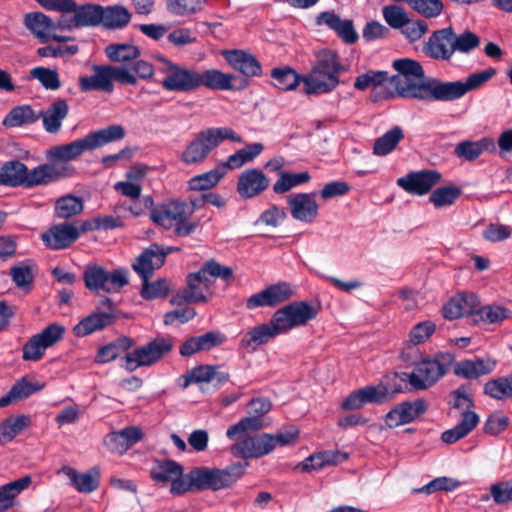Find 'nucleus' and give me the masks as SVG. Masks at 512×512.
Here are the masks:
<instances>
[{"instance_id": "58836bf2", "label": "nucleus", "mask_w": 512, "mask_h": 512, "mask_svg": "<svg viewBox=\"0 0 512 512\" xmlns=\"http://www.w3.org/2000/svg\"><path fill=\"white\" fill-rule=\"evenodd\" d=\"M31 425L29 415H12L0 423V444L11 442L18 434Z\"/></svg>"}, {"instance_id": "2eb2a0df", "label": "nucleus", "mask_w": 512, "mask_h": 512, "mask_svg": "<svg viewBox=\"0 0 512 512\" xmlns=\"http://www.w3.org/2000/svg\"><path fill=\"white\" fill-rule=\"evenodd\" d=\"M173 348L171 338H156L144 346L136 348L125 356V368L132 372L141 366H149L169 353Z\"/></svg>"}, {"instance_id": "f03ea898", "label": "nucleus", "mask_w": 512, "mask_h": 512, "mask_svg": "<svg viewBox=\"0 0 512 512\" xmlns=\"http://www.w3.org/2000/svg\"><path fill=\"white\" fill-rule=\"evenodd\" d=\"M217 277L229 281L233 278V271L215 260L206 262L199 271L188 274L186 287L179 290L171 298V303L176 306H183L186 303L207 302L210 288Z\"/></svg>"}, {"instance_id": "69168bd1", "label": "nucleus", "mask_w": 512, "mask_h": 512, "mask_svg": "<svg viewBox=\"0 0 512 512\" xmlns=\"http://www.w3.org/2000/svg\"><path fill=\"white\" fill-rule=\"evenodd\" d=\"M30 75L32 78L38 80L47 90L54 91L61 86L59 74L56 70L45 67H35L31 69Z\"/></svg>"}, {"instance_id": "13d9d810", "label": "nucleus", "mask_w": 512, "mask_h": 512, "mask_svg": "<svg viewBox=\"0 0 512 512\" xmlns=\"http://www.w3.org/2000/svg\"><path fill=\"white\" fill-rule=\"evenodd\" d=\"M309 180L310 174L308 172H301L297 174L281 172L279 179L273 185V191L276 194H284L292 188L306 183Z\"/></svg>"}, {"instance_id": "72a5a7b5", "label": "nucleus", "mask_w": 512, "mask_h": 512, "mask_svg": "<svg viewBox=\"0 0 512 512\" xmlns=\"http://www.w3.org/2000/svg\"><path fill=\"white\" fill-rule=\"evenodd\" d=\"M28 167L19 160L5 162L0 167V185L5 187H25Z\"/></svg>"}, {"instance_id": "f8f14e48", "label": "nucleus", "mask_w": 512, "mask_h": 512, "mask_svg": "<svg viewBox=\"0 0 512 512\" xmlns=\"http://www.w3.org/2000/svg\"><path fill=\"white\" fill-rule=\"evenodd\" d=\"M320 309V304L294 301L273 313L274 322L277 323L282 334H286L294 328L305 326L309 321L315 319Z\"/></svg>"}, {"instance_id": "dca6fc26", "label": "nucleus", "mask_w": 512, "mask_h": 512, "mask_svg": "<svg viewBox=\"0 0 512 512\" xmlns=\"http://www.w3.org/2000/svg\"><path fill=\"white\" fill-rule=\"evenodd\" d=\"M496 70L488 68L480 72L470 74L464 81H441V102H450L462 98L466 93L474 91L486 82H488L494 75Z\"/></svg>"}, {"instance_id": "8fccbe9b", "label": "nucleus", "mask_w": 512, "mask_h": 512, "mask_svg": "<svg viewBox=\"0 0 512 512\" xmlns=\"http://www.w3.org/2000/svg\"><path fill=\"white\" fill-rule=\"evenodd\" d=\"M264 147L261 143H252L247 145L245 148L238 150L236 153L230 155L226 161L221 164L225 166L226 172L228 170L238 169L244 164L252 161L257 157Z\"/></svg>"}, {"instance_id": "cd10ccee", "label": "nucleus", "mask_w": 512, "mask_h": 512, "mask_svg": "<svg viewBox=\"0 0 512 512\" xmlns=\"http://www.w3.org/2000/svg\"><path fill=\"white\" fill-rule=\"evenodd\" d=\"M80 236L79 229L70 223H62L51 227L43 234V242L53 250L69 247Z\"/></svg>"}, {"instance_id": "9b49d317", "label": "nucleus", "mask_w": 512, "mask_h": 512, "mask_svg": "<svg viewBox=\"0 0 512 512\" xmlns=\"http://www.w3.org/2000/svg\"><path fill=\"white\" fill-rule=\"evenodd\" d=\"M93 74L79 78V87L82 92L104 91L111 93L114 90L113 82L134 83V78L126 70L118 68V65H95Z\"/></svg>"}, {"instance_id": "0eeeda50", "label": "nucleus", "mask_w": 512, "mask_h": 512, "mask_svg": "<svg viewBox=\"0 0 512 512\" xmlns=\"http://www.w3.org/2000/svg\"><path fill=\"white\" fill-rule=\"evenodd\" d=\"M453 362V354L439 353L434 358L423 359L411 373H404L401 381L404 382L408 379V383L415 390L427 389L449 371Z\"/></svg>"}, {"instance_id": "774afa93", "label": "nucleus", "mask_w": 512, "mask_h": 512, "mask_svg": "<svg viewBox=\"0 0 512 512\" xmlns=\"http://www.w3.org/2000/svg\"><path fill=\"white\" fill-rule=\"evenodd\" d=\"M217 375V367L201 365L190 370L185 376L184 387L191 383L212 382Z\"/></svg>"}, {"instance_id": "79ce46f5", "label": "nucleus", "mask_w": 512, "mask_h": 512, "mask_svg": "<svg viewBox=\"0 0 512 512\" xmlns=\"http://www.w3.org/2000/svg\"><path fill=\"white\" fill-rule=\"evenodd\" d=\"M40 119V115L28 104L18 105L12 108L3 119L6 127H20L33 124Z\"/></svg>"}, {"instance_id": "3c124183", "label": "nucleus", "mask_w": 512, "mask_h": 512, "mask_svg": "<svg viewBox=\"0 0 512 512\" xmlns=\"http://www.w3.org/2000/svg\"><path fill=\"white\" fill-rule=\"evenodd\" d=\"M226 173L225 166L220 163L212 170L191 178L189 180V188L196 191L210 189L214 187Z\"/></svg>"}, {"instance_id": "864d4df0", "label": "nucleus", "mask_w": 512, "mask_h": 512, "mask_svg": "<svg viewBox=\"0 0 512 512\" xmlns=\"http://www.w3.org/2000/svg\"><path fill=\"white\" fill-rule=\"evenodd\" d=\"M61 471L79 492L90 493L98 487V479L91 473H78L76 469L68 466L63 467Z\"/></svg>"}, {"instance_id": "a19ab883", "label": "nucleus", "mask_w": 512, "mask_h": 512, "mask_svg": "<svg viewBox=\"0 0 512 512\" xmlns=\"http://www.w3.org/2000/svg\"><path fill=\"white\" fill-rule=\"evenodd\" d=\"M182 474V466L173 460H155L150 470L151 478L161 485H166L173 477Z\"/></svg>"}, {"instance_id": "ea45409f", "label": "nucleus", "mask_w": 512, "mask_h": 512, "mask_svg": "<svg viewBox=\"0 0 512 512\" xmlns=\"http://www.w3.org/2000/svg\"><path fill=\"white\" fill-rule=\"evenodd\" d=\"M101 24L110 29H120L127 26L131 20V13L122 5L101 6Z\"/></svg>"}, {"instance_id": "37998d69", "label": "nucleus", "mask_w": 512, "mask_h": 512, "mask_svg": "<svg viewBox=\"0 0 512 512\" xmlns=\"http://www.w3.org/2000/svg\"><path fill=\"white\" fill-rule=\"evenodd\" d=\"M37 265L31 260L22 261L10 269L15 285L21 290H29L37 273Z\"/></svg>"}, {"instance_id": "49530a36", "label": "nucleus", "mask_w": 512, "mask_h": 512, "mask_svg": "<svg viewBox=\"0 0 512 512\" xmlns=\"http://www.w3.org/2000/svg\"><path fill=\"white\" fill-rule=\"evenodd\" d=\"M105 54L112 62L130 65L140 56V50L131 44L117 43L106 46Z\"/></svg>"}, {"instance_id": "f704fd0d", "label": "nucleus", "mask_w": 512, "mask_h": 512, "mask_svg": "<svg viewBox=\"0 0 512 512\" xmlns=\"http://www.w3.org/2000/svg\"><path fill=\"white\" fill-rule=\"evenodd\" d=\"M223 337L215 332H207L197 337H191L180 347L179 353L189 357L200 351L210 350L223 342Z\"/></svg>"}, {"instance_id": "b1692460", "label": "nucleus", "mask_w": 512, "mask_h": 512, "mask_svg": "<svg viewBox=\"0 0 512 512\" xmlns=\"http://www.w3.org/2000/svg\"><path fill=\"white\" fill-rule=\"evenodd\" d=\"M25 25L41 42L46 43L50 40L66 42L70 40V37L57 35L54 21L41 12L27 14Z\"/></svg>"}, {"instance_id": "39448f33", "label": "nucleus", "mask_w": 512, "mask_h": 512, "mask_svg": "<svg viewBox=\"0 0 512 512\" xmlns=\"http://www.w3.org/2000/svg\"><path fill=\"white\" fill-rule=\"evenodd\" d=\"M299 437V431L290 427L278 431L276 434L262 433L250 435L243 434L230 448L231 454L243 459L261 458L271 453L278 446H287L294 443Z\"/></svg>"}, {"instance_id": "052dcab7", "label": "nucleus", "mask_w": 512, "mask_h": 512, "mask_svg": "<svg viewBox=\"0 0 512 512\" xmlns=\"http://www.w3.org/2000/svg\"><path fill=\"white\" fill-rule=\"evenodd\" d=\"M484 392L495 399L512 397V375L488 381Z\"/></svg>"}, {"instance_id": "473e14b6", "label": "nucleus", "mask_w": 512, "mask_h": 512, "mask_svg": "<svg viewBox=\"0 0 512 512\" xmlns=\"http://www.w3.org/2000/svg\"><path fill=\"white\" fill-rule=\"evenodd\" d=\"M142 436L143 433L140 428L130 426L110 433L105 441L111 451L122 454L139 442Z\"/></svg>"}, {"instance_id": "6e6d98bb", "label": "nucleus", "mask_w": 512, "mask_h": 512, "mask_svg": "<svg viewBox=\"0 0 512 512\" xmlns=\"http://www.w3.org/2000/svg\"><path fill=\"white\" fill-rule=\"evenodd\" d=\"M83 210L82 199L74 195L60 197L55 203V215L61 219L73 217Z\"/></svg>"}, {"instance_id": "09e8293b", "label": "nucleus", "mask_w": 512, "mask_h": 512, "mask_svg": "<svg viewBox=\"0 0 512 512\" xmlns=\"http://www.w3.org/2000/svg\"><path fill=\"white\" fill-rule=\"evenodd\" d=\"M235 77L217 69H208L200 73L199 88L205 86L212 90H230L233 88L232 80Z\"/></svg>"}, {"instance_id": "bb28decb", "label": "nucleus", "mask_w": 512, "mask_h": 512, "mask_svg": "<svg viewBox=\"0 0 512 512\" xmlns=\"http://www.w3.org/2000/svg\"><path fill=\"white\" fill-rule=\"evenodd\" d=\"M281 334L282 332L272 316L269 322L255 326L245 333L241 339V346L255 351L259 346L267 344L271 339Z\"/></svg>"}, {"instance_id": "1a4fd4ad", "label": "nucleus", "mask_w": 512, "mask_h": 512, "mask_svg": "<svg viewBox=\"0 0 512 512\" xmlns=\"http://www.w3.org/2000/svg\"><path fill=\"white\" fill-rule=\"evenodd\" d=\"M244 474L240 463L227 466L224 469L199 467L191 471L192 481L197 491H219L232 486Z\"/></svg>"}, {"instance_id": "4be33fe9", "label": "nucleus", "mask_w": 512, "mask_h": 512, "mask_svg": "<svg viewBox=\"0 0 512 512\" xmlns=\"http://www.w3.org/2000/svg\"><path fill=\"white\" fill-rule=\"evenodd\" d=\"M166 257L167 252L163 251V246L154 243L143 250L132 267L141 279L150 278L155 270L163 266Z\"/></svg>"}, {"instance_id": "6e6552de", "label": "nucleus", "mask_w": 512, "mask_h": 512, "mask_svg": "<svg viewBox=\"0 0 512 512\" xmlns=\"http://www.w3.org/2000/svg\"><path fill=\"white\" fill-rule=\"evenodd\" d=\"M192 210L185 202L172 200L154 209L150 213L151 220L165 229L175 228L178 236H188L196 225L188 222Z\"/></svg>"}, {"instance_id": "f3484780", "label": "nucleus", "mask_w": 512, "mask_h": 512, "mask_svg": "<svg viewBox=\"0 0 512 512\" xmlns=\"http://www.w3.org/2000/svg\"><path fill=\"white\" fill-rule=\"evenodd\" d=\"M65 328L59 324H50L41 333L33 335L23 346V359L38 361L45 350L63 338Z\"/></svg>"}, {"instance_id": "338daca9", "label": "nucleus", "mask_w": 512, "mask_h": 512, "mask_svg": "<svg viewBox=\"0 0 512 512\" xmlns=\"http://www.w3.org/2000/svg\"><path fill=\"white\" fill-rule=\"evenodd\" d=\"M169 286L164 279L149 282V278L142 279L141 296L146 300L164 298L168 295Z\"/></svg>"}, {"instance_id": "e2e57ef3", "label": "nucleus", "mask_w": 512, "mask_h": 512, "mask_svg": "<svg viewBox=\"0 0 512 512\" xmlns=\"http://www.w3.org/2000/svg\"><path fill=\"white\" fill-rule=\"evenodd\" d=\"M389 79L388 73L381 70H369L356 77L354 87L363 91L368 88H377L383 85Z\"/></svg>"}, {"instance_id": "393cba45", "label": "nucleus", "mask_w": 512, "mask_h": 512, "mask_svg": "<svg viewBox=\"0 0 512 512\" xmlns=\"http://www.w3.org/2000/svg\"><path fill=\"white\" fill-rule=\"evenodd\" d=\"M426 409L427 405L422 399H418L413 402H402L386 414L385 424L389 428L408 424L423 414Z\"/></svg>"}, {"instance_id": "5fc2aeb1", "label": "nucleus", "mask_w": 512, "mask_h": 512, "mask_svg": "<svg viewBox=\"0 0 512 512\" xmlns=\"http://www.w3.org/2000/svg\"><path fill=\"white\" fill-rule=\"evenodd\" d=\"M511 310L499 305L481 306L476 312L474 322L482 321L484 323L496 324L511 317Z\"/></svg>"}, {"instance_id": "a211bd4d", "label": "nucleus", "mask_w": 512, "mask_h": 512, "mask_svg": "<svg viewBox=\"0 0 512 512\" xmlns=\"http://www.w3.org/2000/svg\"><path fill=\"white\" fill-rule=\"evenodd\" d=\"M75 174V168L69 164L45 163L27 171L26 188L48 185Z\"/></svg>"}, {"instance_id": "423d86ee", "label": "nucleus", "mask_w": 512, "mask_h": 512, "mask_svg": "<svg viewBox=\"0 0 512 512\" xmlns=\"http://www.w3.org/2000/svg\"><path fill=\"white\" fill-rule=\"evenodd\" d=\"M224 140L240 143L242 138L232 128L212 127L200 131L182 151L180 159L187 165L200 164Z\"/></svg>"}, {"instance_id": "4c0bfd02", "label": "nucleus", "mask_w": 512, "mask_h": 512, "mask_svg": "<svg viewBox=\"0 0 512 512\" xmlns=\"http://www.w3.org/2000/svg\"><path fill=\"white\" fill-rule=\"evenodd\" d=\"M495 149V143L491 138H482L479 141H462L455 146L454 154L466 161L476 160L484 151Z\"/></svg>"}, {"instance_id": "9d476101", "label": "nucleus", "mask_w": 512, "mask_h": 512, "mask_svg": "<svg viewBox=\"0 0 512 512\" xmlns=\"http://www.w3.org/2000/svg\"><path fill=\"white\" fill-rule=\"evenodd\" d=\"M271 402L262 397L253 398L247 404V416L228 427L226 436L230 440L239 439L243 434L257 432L270 425L266 414L271 410Z\"/></svg>"}, {"instance_id": "0e129e2a", "label": "nucleus", "mask_w": 512, "mask_h": 512, "mask_svg": "<svg viewBox=\"0 0 512 512\" xmlns=\"http://www.w3.org/2000/svg\"><path fill=\"white\" fill-rule=\"evenodd\" d=\"M461 195L458 187L444 186L435 189L429 196V201L436 208L452 205Z\"/></svg>"}, {"instance_id": "c03bdc74", "label": "nucleus", "mask_w": 512, "mask_h": 512, "mask_svg": "<svg viewBox=\"0 0 512 512\" xmlns=\"http://www.w3.org/2000/svg\"><path fill=\"white\" fill-rule=\"evenodd\" d=\"M32 480L26 475L15 481L0 486V512H5L14 502V499L26 488L29 487Z\"/></svg>"}, {"instance_id": "bf43d9fd", "label": "nucleus", "mask_w": 512, "mask_h": 512, "mask_svg": "<svg viewBox=\"0 0 512 512\" xmlns=\"http://www.w3.org/2000/svg\"><path fill=\"white\" fill-rule=\"evenodd\" d=\"M407 5L425 18H436L444 9L442 0H407Z\"/></svg>"}, {"instance_id": "5701e85b", "label": "nucleus", "mask_w": 512, "mask_h": 512, "mask_svg": "<svg viewBox=\"0 0 512 512\" xmlns=\"http://www.w3.org/2000/svg\"><path fill=\"white\" fill-rule=\"evenodd\" d=\"M292 295L293 291L288 283L282 282L274 284L250 296L247 300V308L255 309L262 306L274 307L287 301Z\"/></svg>"}, {"instance_id": "c756f323", "label": "nucleus", "mask_w": 512, "mask_h": 512, "mask_svg": "<svg viewBox=\"0 0 512 512\" xmlns=\"http://www.w3.org/2000/svg\"><path fill=\"white\" fill-rule=\"evenodd\" d=\"M316 23L318 25H326L347 44H353L358 39L353 22L348 19L342 20L333 11L321 12L316 18Z\"/></svg>"}, {"instance_id": "ddd939ff", "label": "nucleus", "mask_w": 512, "mask_h": 512, "mask_svg": "<svg viewBox=\"0 0 512 512\" xmlns=\"http://www.w3.org/2000/svg\"><path fill=\"white\" fill-rule=\"evenodd\" d=\"M164 67L162 72L165 77L162 80V87L167 91L191 92L199 88L200 72L186 66L172 63L162 58Z\"/></svg>"}, {"instance_id": "e433bc0d", "label": "nucleus", "mask_w": 512, "mask_h": 512, "mask_svg": "<svg viewBox=\"0 0 512 512\" xmlns=\"http://www.w3.org/2000/svg\"><path fill=\"white\" fill-rule=\"evenodd\" d=\"M42 388L43 385H39L36 382L28 380L26 377H22L15 382L4 396L0 398V407H6L10 404L26 399L35 392L40 391Z\"/></svg>"}, {"instance_id": "c9c22d12", "label": "nucleus", "mask_w": 512, "mask_h": 512, "mask_svg": "<svg viewBox=\"0 0 512 512\" xmlns=\"http://www.w3.org/2000/svg\"><path fill=\"white\" fill-rule=\"evenodd\" d=\"M495 366L496 362L490 358L464 360L456 364L454 373L468 379H475L491 373Z\"/></svg>"}, {"instance_id": "680f3d73", "label": "nucleus", "mask_w": 512, "mask_h": 512, "mask_svg": "<svg viewBox=\"0 0 512 512\" xmlns=\"http://www.w3.org/2000/svg\"><path fill=\"white\" fill-rule=\"evenodd\" d=\"M118 68L126 70L134 78V83H122V85H136L139 79L147 80L154 75L153 65L138 58L130 65H118Z\"/></svg>"}, {"instance_id": "c85d7f7f", "label": "nucleus", "mask_w": 512, "mask_h": 512, "mask_svg": "<svg viewBox=\"0 0 512 512\" xmlns=\"http://www.w3.org/2000/svg\"><path fill=\"white\" fill-rule=\"evenodd\" d=\"M69 106L66 100L58 98L51 102L45 109L38 112L42 119L44 130L49 134H57L62 123L68 116Z\"/></svg>"}, {"instance_id": "603ef678", "label": "nucleus", "mask_w": 512, "mask_h": 512, "mask_svg": "<svg viewBox=\"0 0 512 512\" xmlns=\"http://www.w3.org/2000/svg\"><path fill=\"white\" fill-rule=\"evenodd\" d=\"M404 138V133L401 127L395 126L381 137L376 139L373 147V152L378 156H385L391 153L397 144Z\"/></svg>"}, {"instance_id": "aec40b11", "label": "nucleus", "mask_w": 512, "mask_h": 512, "mask_svg": "<svg viewBox=\"0 0 512 512\" xmlns=\"http://www.w3.org/2000/svg\"><path fill=\"white\" fill-rule=\"evenodd\" d=\"M316 193H295L287 197V205L293 219L302 223H312L318 217L319 205Z\"/></svg>"}, {"instance_id": "a18cd8bd", "label": "nucleus", "mask_w": 512, "mask_h": 512, "mask_svg": "<svg viewBox=\"0 0 512 512\" xmlns=\"http://www.w3.org/2000/svg\"><path fill=\"white\" fill-rule=\"evenodd\" d=\"M74 14L76 25L79 27H94L101 24V6L97 4H84L71 10Z\"/></svg>"}, {"instance_id": "20e7f679", "label": "nucleus", "mask_w": 512, "mask_h": 512, "mask_svg": "<svg viewBox=\"0 0 512 512\" xmlns=\"http://www.w3.org/2000/svg\"><path fill=\"white\" fill-rule=\"evenodd\" d=\"M344 70L336 52L329 49L316 52L311 71L302 77L304 92L308 95L331 92L339 85V74Z\"/></svg>"}, {"instance_id": "2f4dec72", "label": "nucleus", "mask_w": 512, "mask_h": 512, "mask_svg": "<svg viewBox=\"0 0 512 512\" xmlns=\"http://www.w3.org/2000/svg\"><path fill=\"white\" fill-rule=\"evenodd\" d=\"M117 317L114 312H93L75 325L73 332L77 337L87 336L110 326Z\"/></svg>"}, {"instance_id": "f257e3e1", "label": "nucleus", "mask_w": 512, "mask_h": 512, "mask_svg": "<svg viewBox=\"0 0 512 512\" xmlns=\"http://www.w3.org/2000/svg\"><path fill=\"white\" fill-rule=\"evenodd\" d=\"M396 75L389 78L397 95L403 98L440 101L441 81L425 77L421 64L409 58L393 61Z\"/></svg>"}, {"instance_id": "6ab92c4d", "label": "nucleus", "mask_w": 512, "mask_h": 512, "mask_svg": "<svg viewBox=\"0 0 512 512\" xmlns=\"http://www.w3.org/2000/svg\"><path fill=\"white\" fill-rule=\"evenodd\" d=\"M423 53L435 60L448 61L454 54L453 29L446 27L434 31L423 46Z\"/></svg>"}, {"instance_id": "de8ad7c7", "label": "nucleus", "mask_w": 512, "mask_h": 512, "mask_svg": "<svg viewBox=\"0 0 512 512\" xmlns=\"http://www.w3.org/2000/svg\"><path fill=\"white\" fill-rule=\"evenodd\" d=\"M207 0H166L167 11L176 17H189L202 12Z\"/></svg>"}, {"instance_id": "7ed1b4c3", "label": "nucleus", "mask_w": 512, "mask_h": 512, "mask_svg": "<svg viewBox=\"0 0 512 512\" xmlns=\"http://www.w3.org/2000/svg\"><path fill=\"white\" fill-rule=\"evenodd\" d=\"M125 130L121 125H110L87 134L84 138L77 139L67 144L52 146L45 152L49 162L67 164V162L79 158L85 151L95 150L108 143L123 139Z\"/></svg>"}, {"instance_id": "a878e982", "label": "nucleus", "mask_w": 512, "mask_h": 512, "mask_svg": "<svg viewBox=\"0 0 512 512\" xmlns=\"http://www.w3.org/2000/svg\"><path fill=\"white\" fill-rule=\"evenodd\" d=\"M269 187V179L258 169L243 171L237 182V193L244 199L253 198Z\"/></svg>"}, {"instance_id": "412c9836", "label": "nucleus", "mask_w": 512, "mask_h": 512, "mask_svg": "<svg viewBox=\"0 0 512 512\" xmlns=\"http://www.w3.org/2000/svg\"><path fill=\"white\" fill-rule=\"evenodd\" d=\"M441 180V174L436 170H421L410 172L397 179V185L410 194L425 195Z\"/></svg>"}, {"instance_id": "4468645a", "label": "nucleus", "mask_w": 512, "mask_h": 512, "mask_svg": "<svg viewBox=\"0 0 512 512\" xmlns=\"http://www.w3.org/2000/svg\"><path fill=\"white\" fill-rule=\"evenodd\" d=\"M84 281L89 290L115 293L128 284V277L125 270L109 272L101 266L94 265L85 270Z\"/></svg>"}, {"instance_id": "4d7b16f0", "label": "nucleus", "mask_w": 512, "mask_h": 512, "mask_svg": "<svg viewBox=\"0 0 512 512\" xmlns=\"http://www.w3.org/2000/svg\"><path fill=\"white\" fill-rule=\"evenodd\" d=\"M271 77L275 81L274 86L283 91L293 90L302 82V77L289 67L273 69Z\"/></svg>"}, {"instance_id": "7c9ffc66", "label": "nucleus", "mask_w": 512, "mask_h": 512, "mask_svg": "<svg viewBox=\"0 0 512 512\" xmlns=\"http://www.w3.org/2000/svg\"><path fill=\"white\" fill-rule=\"evenodd\" d=\"M222 56L227 63L236 71L247 77L259 76L261 74V65L257 59L242 50H225Z\"/></svg>"}]
</instances>
